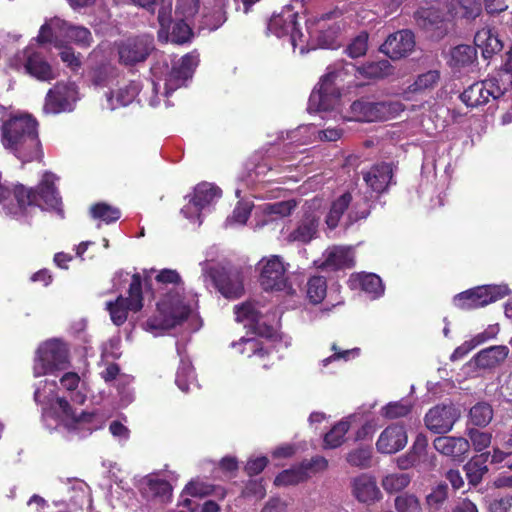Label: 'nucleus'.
<instances>
[{
  "label": "nucleus",
  "mask_w": 512,
  "mask_h": 512,
  "mask_svg": "<svg viewBox=\"0 0 512 512\" xmlns=\"http://www.w3.org/2000/svg\"><path fill=\"white\" fill-rule=\"evenodd\" d=\"M0 141L5 150L22 163L41 162L44 157L39 123L28 113L9 114L1 119Z\"/></svg>",
  "instance_id": "1"
},
{
  "label": "nucleus",
  "mask_w": 512,
  "mask_h": 512,
  "mask_svg": "<svg viewBox=\"0 0 512 512\" xmlns=\"http://www.w3.org/2000/svg\"><path fill=\"white\" fill-rule=\"evenodd\" d=\"M61 197L54 184V175L45 172L35 189L23 184L6 185L0 183V208L7 214L23 215L29 206L41 209L61 210Z\"/></svg>",
  "instance_id": "2"
},
{
  "label": "nucleus",
  "mask_w": 512,
  "mask_h": 512,
  "mask_svg": "<svg viewBox=\"0 0 512 512\" xmlns=\"http://www.w3.org/2000/svg\"><path fill=\"white\" fill-rule=\"evenodd\" d=\"M404 106L399 101H377L373 96H361L349 108L351 118L359 122L383 121L392 117Z\"/></svg>",
  "instance_id": "3"
},
{
  "label": "nucleus",
  "mask_w": 512,
  "mask_h": 512,
  "mask_svg": "<svg viewBox=\"0 0 512 512\" xmlns=\"http://www.w3.org/2000/svg\"><path fill=\"white\" fill-rule=\"evenodd\" d=\"M157 307L159 314L147 320V325L151 329H172L187 320L191 312L190 307L185 304L184 299L179 294L176 296L167 294L157 304Z\"/></svg>",
  "instance_id": "4"
},
{
  "label": "nucleus",
  "mask_w": 512,
  "mask_h": 512,
  "mask_svg": "<svg viewBox=\"0 0 512 512\" xmlns=\"http://www.w3.org/2000/svg\"><path fill=\"white\" fill-rule=\"evenodd\" d=\"M112 322L123 325L128 317V312H139L143 308L142 278L140 274L132 275L128 289V297L118 296L115 301L106 303Z\"/></svg>",
  "instance_id": "5"
},
{
  "label": "nucleus",
  "mask_w": 512,
  "mask_h": 512,
  "mask_svg": "<svg viewBox=\"0 0 512 512\" xmlns=\"http://www.w3.org/2000/svg\"><path fill=\"white\" fill-rule=\"evenodd\" d=\"M35 373L37 376L64 370L69 365V349L65 343L53 339L40 345L36 352Z\"/></svg>",
  "instance_id": "6"
},
{
  "label": "nucleus",
  "mask_w": 512,
  "mask_h": 512,
  "mask_svg": "<svg viewBox=\"0 0 512 512\" xmlns=\"http://www.w3.org/2000/svg\"><path fill=\"white\" fill-rule=\"evenodd\" d=\"M507 285L477 286L457 294L454 297V305L461 310H472L487 306L509 295Z\"/></svg>",
  "instance_id": "7"
},
{
  "label": "nucleus",
  "mask_w": 512,
  "mask_h": 512,
  "mask_svg": "<svg viewBox=\"0 0 512 512\" xmlns=\"http://www.w3.org/2000/svg\"><path fill=\"white\" fill-rule=\"evenodd\" d=\"M342 70L337 68L333 72L325 74L313 89L308 101V111L320 112L330 111L338 102L341 94L334 81L341 75Z\"/></svg>",
  "instance_id": "8"
},
{
  "label": "nucleus",
  "mask_w": 512,
  "mask_h": 512,
  "mask_svg": "<svg viewBox=\"0 0 512 512\" xmlns=\"http://www.w3.org/2000/svg\"><path fill=\"white\" fill-rule=\"evenodd\" d=\"M119 62L134 66L144 62L154 50V39L150 35H138L115 42Z\"/></svg>",
  "instance_id": "9"
},
{
  "label": "nucleus",
  "mask_w": 512,
  "mask_h": 512,
  "mask_svg": "<svg viewBox=\"0 0 512 512\" xmlns=\"http://www.w3.org/2000/svg\"><path fill=\"white\" fill-rule=\"evenodd\" d=\"M78 99V88L73 82H57L50 88L45 96L43 112L45 114H59L72 111Z\"/></svg>",
  "instance_id": "10"
},
{
  "label": "nucleus",
  "mask_w": 512,
  "mask_h": 512,
  "mask_svg": "<svg viewBox=\"0 0 512 512\" xmlns=\"http://www.w3.org/2000/svg\"><path fill=\"white\" fill-rule=\"evenodd\" d=\"M297 17V13L287 7L270 18L267 30L278 38L288 36L292 47L295 49L300 45V50L303 51L304 35L298 27Z\"/></svg>",
  "instance_id": "11"
},
{
  "label": "nucleus",
  "mask_w": 512,
  "mask_h": 512,
  "mask_svg": "<svg viewBox=\"0 0 512 512\" xmlns=\"http://www.w3.org/2000/svg\"><path fill=\"white\" fill-rule=\"evenodd\" d=\"M259 283L265 291H282L287 284V267L278 255L264 257L259 262Z\"/></svg>",
  "instance_id": "12"
},
{
  "label": "nucleus",
  "mask_w": 512,
  "mask_h": 512,
  "mask_svg": "<svg viewBox=\"0 0 512 512\" xmlns=\"http://www.w3.org/2000/svg\"><path fill=\"white\" fill-rule=\"evenodd\" d=\"M208 275L215 288L228 299H237L244 293L241 273L222 266L210 267Z\"/></svg>",
  "instance_id": "13"
},
{
  "label": "nucleus",
  "mask_w": 512,
  "mask_h": 512,
  "mask_svg": "<svg viewBox=\"0 0 512 512\" xmlns=\"http://www.w3.org/2000/svg\"><path fill=\"white\" fill-rule=\"evenodd\" d=\"M18 57L24 72L30 77L40 82H51L57 78V73L42 52L26 47Z\"/></svg>",
  "instance_id": "14"
},
{
  "label": "nucleus",
  "mask_w": 512,
  "mask_h": 512,
  "mask_svg": "<svg viewBox=\"0 0 512 512\" xmlns=\"http://www.w3.org/2000/svg\"><path fill=\"white\" fill-rule=\"evenodd\" d=\"M337 65L344 74H351L356 79L380 80L391 76L394 72L393 66L386 59L366 62L361 66L345 61H341Z\"/></svg>",
  "instance_id": "15"
},
{
  "label": "nucleus",
  "mask_w": 512,
  "mask_h": 512,
  "mask_svg": "<svg viewBox=\"0 0 512 512\" xmlns=\"http://www.w3.org/2000/svg\"><path fill=\"white\" fill-rule=\"evenodd\" d=\"M459 418V412L453 405H436L429 409L424 417V422L431 432L446 434Z\"/></svg>",
  "instance_id": "16"
},
{
  "label": "nucleus",
  "mask_w": 512,
  "mask_h": 512,
  "mask_svg": "<svg viewBox=\"0 0 512 512\" xmlns=\"http://www.w3.org/2000/svg\"><path fill=\"white\" fill-rule=\"evenodd\" d=\"M232 347L247 358L253 359L254 364L263 369H269L274 362L272 361V346H266L257 338H241L239 342L232 343Z\"/></svg>",
  "instance_id": "17"
},
{
  "label": "nucleus",
  "mask_w": 512,
  "mask_h": 512,
  "mask_svg": "<svg viewBox=\"0 0 512 512\" xmlns=\"http://www.w3.org/2000/svg\"><path fill=\"white\" fill-rule=\"evenodd\" d=\"M198 63L199 55L195 52L187 53L175 62L167 75V90L174 91L184 86L186 81L192 78Z\"/></svg>",
  "instance_id": "18"
},
{
  "label": "nucleus",
  "mask_w": 512,
  "mask_h": 512,
  "mask_svg": "<svg viewBox=\"0 0 512 512\" xmlns=\"http://www.w3.org/2000/svg\"><path fill=\"white\" fill-rule=\"evenodd\" d=\"M415 47L414 34L409 30H400L387 37L381 51L392 60L407 57Z\"/></svg>",
  "instance_id": "19"
},
{
  "label": "nucleus",
  "mask_w": 512,
  "mask_h": 512,
  "mask_svg": "<svg viewBox=\"0 0 512 512\" xmlns=\"http://www.w3.org/2000/svg\"><path fill=\"white\" fill-rule=\"evenodd\" d=\"M493 82L489 79L477 81L468 86L459 96L469 108H476L488 103L490 98L499 99V90H493Z\"/></svg>",
  "instance_id": "20"
},
{
  "label": "nucleus",
  "mask_w": 512,
  "mask_h": 512,
  "mask_svg": "<svg viewBox=\"0 0 512 512\" xmlns=\"http://www.w3.org/2000/svg\"><path fill=\"white\" fill-rule=\"evenodd\" d=\"M407 440L405 427L400 424H392L381 432L376 442V449L381 454H394L406 446Z\"/></svg>",
  "instance_id": "21"
},
{
  "label": "nucleus",
  "mask_w": 512,
  "mask_h": 512,
  "mask_svg": "<svg viewBox=\"0 0 512 512\" xmlns=\"http://www.w3.org/2000/svg\"><path fill=\"white\" fill-rule=\"evenodd\" d=\"M56 403L63 415V422L68 430L87 429L89 432L96 430L97 425L92 426L96 414L82 411L76 414L70 403L63 397H58Z\"/></svg>",
  "instance_id": "22"
},
{
  "label": "nucleus",
  "mask_w": 512,
  "mask_h": 512,
  "mask_svg": "<svg viewBox=\"0 0 512 512\" xmlns=\"http://www.w3.org/2000/svg\"><path fill=\"white\" fill-rule=\"evenodd\" d=\"M235 318L237 322L244 323V325L249 327L255 334L265 337L272 335V327L260 323L262 314L251 302H245L235 306Z\"/></svg>",
  "instance_id": "23"
},
{
  "label": "nucleus",
  "mask_w": 512,
  "mask_h": 512,
  "mask_svg": "<svg viewBox=\"0 0 512 512\" xmlns=\"http://www.w3.org/2000/svg\"><path fill=\"white\" fill-rule=\"evenodd\" d=\"M324 260L317 265L322 271H339L354 266V256L350 248L333 246L323 254Z\"/></svg>",
  "instance_id": "24"
},
{
  "label": "nucleus",
  "mask_w": 512,
  "mask_h": 512,
  "mask_svg": "<svg viewBox=\"0 0 512 512\" xmlns=\"http://www.w3.org/2000/svg\"><path fill=\"white\" fill-rule=\"evenodd\" d=\"M352 494L361 503L373 504L382 494L375 479L367 474H361L352 481Z\"/></svg>",
  "instance_id": "25"
},
{
  "label": "nucleus",
  "mask_w": 512,
  "mask_h": 512,
  "mask_svg": "<svg viewBox=\"0 0 512 512\" xmlns=\"http://www.w3.org/2000/svg\"><path fill=\"white\" fill-rule=\"evenodd\" d=\"M433 446L439 453L462 461L470 449V442L463 437L439 436L433 441Z\"/></svg>",
  "instance_id": "26"
},
{
  "label": "nucleus",
  "mask_w": 512,
  "mask_h": 512,
  "mask_svg": "<svg viewBox=\"0 0 512 512\" xmlns=\"http://www.w3.org/2000/svg\"><path fill=\"white\" fill-rule=\"evenodd\" d=\"M392 177V167L388 163L376 164L364 174L366 184L377 193H382L387 189Z\"/></svg>",
  "instance_id": "27"
},
{
  "label": "nucleus",
  "mask_w": 512,
  "mask_h": 512,
  "mask_svg": "<svg viewBox=\"0 0 512 512\" xmlns=\"http://www.w3.org/2000/svg\"><path fill=\"white\" fill-rule=\"evenodd\" d=\"M319 219L311 212L304 214L297 227L288 235L290 242L309 243L316 235Z\"/></svg>",
  "instance_id": "28"
},
{
  "label": "nucleus",
  "mask_w": 512,
  "mask_h": 512,
  "mask_svg": "<svg viewBox=\"0 0 512 512\" xmlns=\"http://www.w3.org/2000/svg\"><path fill=\"white\" fill-rule=\"evenodd\" d=\"M474 43L481 50L482 56L485 59L491 58L503 48L502 41L490 28H482L477 31L474 36Z\"/></svg>",
  "instance_id": "29"
},
{
  "label": "nucleus",
  "mask_w": 512,
  "mask_h": 512,
  "mask_svg": "<svg viewBox=\"0 0 512 512\" xmlns=\"http://www.w3.org/2000/svg\"><path fill=\"white\" fill-rule=\"evenodd\" d=\"M352 288H360L362 291L379 297L384 293L381 278L374 273L352 274L349 279Z\"/></svg>",
  "instance_id": "30"
},
{
  "label": "nucleus",
  "mask_w": 512,
  "mask_h": 512,
  "mask_svg": "<svg viewBox=\"0 0 512 512\" xmlns=\"http://www.w3.org/2000/svg\"><path fill=\"white\" fill-rule=\"evenodd\" d=\"M490 452H484L473 456L463 467L468 483L477 486L481 483L483 476L488 472L487 461Z\"/></svg>",
  "instance_id": "31"
},
{
  "label": "nucleus",
  "mask_w": 512,
  "mask_h": 512,
  "mask_svg": "<svg viewBox=\"0 0 512 512\" xmlns=\"http://www.w3.org/2000/svg\"><path fill=\"white\" fill-rule=\"evenodd\" d=\"M508 353L506 346H492L477 353L476 363L482 368H493L504 362Z\"/></svg>",
  "instance_id": "32"
},
{
  "label": "nucleus",
  "mask_w": 512,
  "mask_h": 512,
  "mask_svg": "<svg viewBox=\"0 0 512 512\" xmlns=\"http://www.w3.org/2000/svg\"><path fill=\"white\" fill-rule=\"evenodd\" d=\"M221 197V189L217 186L202 182L198 184L194 189V196L191 199L193 205L198 211L211 204L215 198Z\"/></svg>",
  "instance_id": "33"
},
{
  "label": "nucleus",
  "mask_w": 512,
  "mask_h": 512,
  "mask_svg": "<svg viewBox=\"0 0 512 512\" xmlns=\"http://www.w3.org/2000/svg\"><path fill=\"white\" fill-rule=\"evenodd\" d=\"M352 199L351 193L345 192L332 202L326 216V224L330 229H335L338 226L343 214L349 208Z\"/></svg>",
  "instance_id": "34"
},
{
  "label": "nucleus",
  "mask_w": 512,
  "mask_h": 512,
  "mask_svg": "<svg viewBox=\"0 0 512 512\" xmlns=\"http://www.w3.org/2000/svg\"><path fill=\"white\" fill-rule=\"evenodd\" d=\"M493 82V90H499V98L512 89V49L508 52V58L497 72V76L489 78Z\"/></svg>",
  "instance_id": "35"
},
{
  "label": "nucleus",
  "mask_w": 512,
  "mask_h": 512,
  "mask_svg": "<svg viewBox=\"0 0 512 512\" xmlns=\"http://www.w3.org/2000/svg\"><path fill=\"white\" fill-rule=\"evenodd\" d=\"M140 92V84L137 81L131 80L123 86L119 87V89L115 92H110L108 95V101L110 102V106L112 109L115 108L113 104V98L115 97L116 103L118 106H127L133 102L136 96Z\"/></svg>",
  "instance_id": "36"
},
{
  "label": "nucleus",
  "mask_w": 512,
  "mask_h": 512,
  "mask_svg": "<svg viewBox=\"0 0 512 512\" xmlns=\"http://www.w3.org/2000/svg\"><path fill=\"white\" fill-rule=\"evenodd\" d=\"M414 20L418 27L429 31L439 28V24L443 22V17L435 8H421L414 13Z\"/></svg>",
  "instance_id": "37"
},
{
  "label": "nucleus",
  "mask_w": 512,
  "mask_h": 512,
  "mask_svg": "<svg viewBox=\"0 0 512 512\" xmlns=\"http://www.w3.org/2000/svg\"><path fill=\"white\" fill-rule=\"evenodd\" d=\"M350 429L348 421L341 420L336 423L325 435L323 439V447L325 449H335L340 447L345 439V435Z\"/></svg>",
  "instance_id": "38"
},
{
  "label": "nucleus",
  "mask_w": 512,
  "mask_h": 512,
  "mask_svg": "<svg viewBox=\"0 0 512 512\" xmlns=\"http://www.w3.org/2000/svg\"><path fill=\"white\" fill-rule=\"evenodd\" d=\"M440 81V71L429 70L419 74L415 81L409 86L412 93H425L433 90Z\"/></svg>",
  "instance_id": "39"
},
{
  "label": "nucleus",
  "mask_w": 512,
  "mask_h": 512,
  "mask_svg": "<svg viewBox=\"0 0 512 512\" xmlns=\"http://www.w3.org/2000/svg\"><path fill=\"white\" fill-rule=\"evenodd\" d=\"M477 58V50L474 46L461 44L451 50V64L454 67H466Z\"/></svg>",
  "instance_id": "40"
},
{
  "label": "nucleus",
  "mask_w": 512,
  "mask_h": 512,
  "mask_svg": "<svg viewBox=\"0 0 512 512\" xmlns=\"http://www.w3.org/2000/svg\"><path fill=\"white\" fill-rule=\"evenodd\" d=\"M494 411L487 402H478L469 411L470 422L478 427H486L493 419Z\"/></svg>",
  "instance_id": "41"
},
{
  "label": "nucleus",
  "mask_w": 512,
  "mask_h": 512,
  "mask_svg": "<svg viewBox=\"0 0 512 512\" xmlns=\"http://www.w3.org/2000/svg\"><path fill=\"white\" fill-rule=\"evenodd\" d=\"M90 215L94 219L110 224L120 219L121 211L105 202H98L90 207Z\"/></svg>",
  "instance_id": "42"
},
{
  "label": "nucleus",
  "mask_w": 512,
  "mask_h": 512,
  "mask_svg": "<svg viewBox=\"0 0 512 512\" xmlns=\"http://www.w3.org/2000/svg\"><path fill=\"white\" fill-rule=\"evenodd\" d=\"M327 293V281L323 276L315 275L307 282V297L313 304L321 303Z\"/></svg>",
  "instance_id": "43"
},
{
  "label": "nucleus",
  "mask_w": 512,
  "mask_h": 512,
  "mask_svg": "<svg viewBox=\"0 0 512 512\" xmlns=\"http://www.w3.org/2000/svg\"><path fill=\"white\" fill-rule=\"evenodd\" d=\"M307 481V475L301 471L299 465L281 471L274 479L276 486H293Z\"/></svg>",
  "instance_id": "44"
},
{
  "label": "nucleus",
  "mask_w": 512,
  "mask_h": 512,
  "mask_svg": "<svg viewBox=\"0 0 512 512\" xmlns=\"http://www.w3.org/2000/svg\"><path fill=\"white\" fill-rule=\"evenodd\" d=\"M372 448L371 446H360L351 450L347 456L346 461L349 465L358 468H368L371 466Z\"/></svg>",
  "instance_id": "45"
},
{
  "label": "nucleus",
  "mask_w": 512,
  "mask_h": 512,
  "mask_svg": "<svg viewBox=\"0 0 512 512\" xmlns=\"http://www.w3.org/2000/svg\"><path fill=\"white\" fill-rule=\"evenodd\" d=\"M169 39L174 44H184L190 42L194 36L192 28L183 20H177L171 24Z\"/></svg>",
  "instance_id": "46"
},
{
  "label": "nucleus",
  "mask_w": 512,
  "mask_h": 512,
  "mask_svg": "<svg viewBox=\"0 0 512 512\" xmlns=\"http://www.w3.org/2000/svg\"><path fill=\"white\" fill-rule=\"evenodd\" d=\"M301 471L307 475V480L312 476L328 469L329 463L324 456L316 455L310 459H303L299 464Z\"/></svg>",
  "instance_id": "47"
},
{
  "label": "nucleus",
  "mask_w": 512,
  "mask_h": 512,
  "mask_svg": "<svg viewBox=\"0 0 512 512\" xmlns=\"http://www.w3.org/2000/svg\"><path fill=\"white\" fill-rule=\"evenodd\" d=\"M411 482L407 473L389 474L382 480V486L388 493H395L405 489Z\"/></svg>",
  "instance_id": "48"
},
{
  "label": "nucleus",
  "mask_w": 512,
  "mask_h": 512,
  "mask_svg": "<svg viewBox=\"0 0 512 512\" xmlns=\"http://www.w3.org/2000/svg\"><path fill=\"white\" fill-rule=\"evenodd\" d=\"M147 488L154 498H159L162 502L169 501L172 496V486L164 479H149Z\"/></svg>",
  "instance_id": "49"
},
{
  "label": "nucleus",
  "mask_w": 512,
  "mask_h": 512,
  "mask_svg": "<svg viewBox=\"0 0 512 512\" xmlns=\"http://www.w3.org/2000/svg\"><path fill=\"white\" fill-rule=\"evenodd\" d=\"M66 35L76 45L83 48L90 47L93 42L90 30L83 26H69Z\"/></svg>",
  "instance_id": "50"
},
{
  "label": "nucleus",
  "mask_w": 512,
  "mask_h": 512,
  "mask_svg": "<svg viewBox=\"0 0 512 512\" xmlns=\"http://www.w3.org/2000/svg\"><path fill=\"white\" fill-rule=\"evenodd\" d=\"M397 512H422L419 499L410 493L398 495L394 501Z\"/></svg>",
  "instance_id": "51"
},
{
  "label": "nucleus",
  "mask_w": 512,
  "mask_h": 512,
  "mask_svg": "<svg viewBox=\"0 0 512 512\" xmlns=\"http://www.w3.org/2000/svg\"><path fill=\"white\" fill-rule=\"evenodd\" d=\"M240 496L245 499L262 500L266 496V487L263 479H251L247 481Z\"/></svg>",
  "instance_id": "52"
},
{
  "label": "nucleus",
  "mask_w": 512,
  "mask_h": 512,
  "mask_svg": "<svg viewBox=\"0 0 512 512\" xmlns=\"http://www.w3.org/2000/svg\"><path fill=\"white\" fill-rule=\"evenodd\" d=\"M195 378L194 368L189 362L181 361L180 366L176 372L175 382L177 386L183 391L189 390V382Z\"/></svg>",
  "instance_id": "53"
},
{
  "label": "nucleus",
  "mask_w": 512,
  "mask_h": 512,
  "mask_svg": "<svg viewBox=\"0 0 512 512\" xmlns=\"http://www.w3.org/2000/svg\"><path fill=\"white\" fill-rule=\"evenodd\" d=\"M368 49V34L360 33L356 36L346 48V53L351 58L364 56Z\"/></svg>",
  "instance_id": "54"
},
{
  "label": "nucleus",
  "mask_w": 512,
  "mask_h": 512,
  "mask_svg": "<svg viewBox=\"0 0 512 512\" xmlns=\"http://www.w3.org/2000/svg\"><path fill=\"white\" fill-rule=\"evenodd\" d=\"M411 408V405L402 401L390 402L382 408V416L387 419L405 417L411 412Z\"/></svg>",
  "instance_id": "55"
},
{
  "label": "nucleus",
  "mask_w": 512,
  "mask_h": 512,
  "mask_svg": "<svg viewBox=\"0 0 512 512\" xmlns=\"http://www.w3.org/2000/svg\"><path fill=\"white\" fill-rule=\"evenodd\" d=\"M295 207L296 203L293 200L268 203L264 207V213L267 215L286 217L291 215Z\"/></svg>",
  "instance_id": "56"
},
{
  "label": "nucleus",
  "mask_w": 512,
  "mask_h": 512,
  "mask_svg": "<svg viewBox=\"0 0 512 512\" xmlns=\"http://www.w3.org/2000/svg\"><path fill=\"white\" fill-rule=\"evenodd\" d=\"M227 20L226 11L222 7L214 8L211 12L203 17V24L210 30L214 31L222 26Z\"/></svg>",
  "instance_id": "57"
},
{
  "label": "nucleus",
  "mask_w": 512,
  "mask_h": 512,
  "mask_svg": "<svg viewBox=\"0 0 512 512\" xmlns=\"http://www.w3.org/2000/svg\"><path fill=\"white\" fill-rule=\"evenodd\" d=\"M448 498V486L445 483H439L426 496V502L429 507L438 509Z\"/></svg>",
  "instance_id": "58"
},
{
  "label": "nucleus",
  "mask_w": 512,
  "mask_h": 512,
  "mask_svg": "<svg viewBox=\"0 0 512 512\" xmlns=\"http://www.w3.org/2000/svg\"><path fill=\"white\" fill-rule=\"evenodd\" d=\"M183 492L192 497L204 498L213 492V484L192 480L185 486Z\"/></svg>",
  "instance_id": "59"
},
{
  "label": "nucleus",
  "mask_w": 512,
  "mask_h": 512,
  "mask_svg": "<svg viewBox=\"0 0 512 512\" xmlns=\"http://www.w3.org/2000/svg\"><path fill=\"white\" fill-rule=\"evenodd\" d=\"M59 56L62 62L73 72H77L82 66L81 54L75 53L72 47L65 46L60 51Z\"/></svg>",
  "instance_id": "60"
},
{
  "label": "nucleus",
  "mask_w": 512,
  "mask_h": 512,
  "mask_svg": "<svg viewBox=\"0 0 512 512\" xmlns=\"http://www.w3.org/2000/svg\"><path fill=\"white\" fill-rule=\"evenodd\" d=\"M468 435L474 450L478 452L487 448L491 443L492 436L488 432L470 429Z\"/></svg>",
  "instance_id": "61"
},
{
  "label": "nucleus",
  "mask_w": 512,
  "mask_h": 512,
  "mask_svg": "<svg viewBox=\"0 0 512 512\" xmlns=\"http://www.w3.org/2000/svg\"><path fill=\"white\" fill-rule=\"evenodd\" d=\"M155 280L159 284L168 285L172 284L174 286L183 285L182 278L180 274L174 269H162L156 275Z\"/></svg>",
  "instance_id": "62"
},
{
  "label": "nucleus",
  "mask_w": 512,
  "mask_h": 512,
  "mask_svg": "<svg viewBox=\"0 0 512 512\" xmlns=\"http://www.w3.org/2000/svg\"><path fill=\"white\" fill-rule=\"evenodd\" d=\"M462 16L466 19H475L481 13V3L478 0H459Z\"/></svg>",
  "instance_id": "63"
},
{
  "label": "nucleus",
  "mask_w": 512,
  "mask_h": 512,
  "mask_svg": "<svg viewBox=\"0 0 512 512\" xmlns=\"http://www.w3.org/2000/svg\"><path fill=\"white\" fill-rule=\"evenodd\" d=\"M490 512H512V495L494 499L489 505Z\"/></svg>",
  "instance_id": "64"
}]
</instances>
